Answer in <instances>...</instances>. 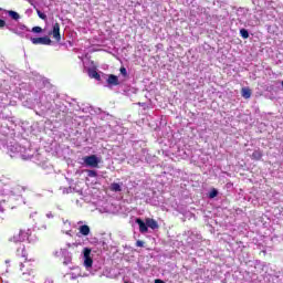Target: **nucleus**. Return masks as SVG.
<instances>
[{"instance_id":"obj_1","label":"nucleus","mask_w":283,"mask_h":283,"mask_svg":"<svg viewBox=\"0 0 283 283\" xmlns=\"http://www.w3.org/2000/svg\"><path fill=\"white\" fill-rule=\"evenodd\" d=\"M23 187L12 184L7 178L0 179V193L2 196H21Z\"/></svg>"},{"instance_id":"obj_2","label":"nucleus","mask_w":283,"mask_h":283,"mask_svg":"<svg viewBox=\"0 0 283 283\" xmlns=\"http://www.w3.org/2000/svg\"><path fill=\"white\" fill-rule=\"evenodd\" d=\"M27 149L19 144H14L9 146L8 154L11 158H23V160H28L32 158L30 154H25Z\"/></svg>"},{"instance_id":"obj_3","label":"nucleus","mask_w":283,"mask_h":283,"mask_svg":"<svg viewBox=\"0 0 283 283\" xmlns=\"http://www.w3.org/2000/svg\"><path fill=\"white\" fill-rule=\"evenodd\" d=\"M7 30H9V32H12L13 34H17V36H20L21 39H30V35L25 33L30 32V29H28V27L22 23H19L15 28L7 25Z\"/></svg>"},{"instance_id":"obj_4","label":"nucleus","mask_w":283,"mask_h":283,"mask_svg":"<svg viewBox=\"0 0 283 283\" xmlns=\"http://www.w3.org/2000/svg\"><path fill=\"white\" fill-rule=\"evenodd\" d=\"M82 160L85 167H91L92 169H98V165H101V157L96 155L85 156Z\"/></svg>"},{"instance_id":"obj_5","label":"nucleus","mask_w":283,"mask_h":283,"mask_svg":"<svg viewBox=\"0 0 283 283\" xmlns=\"http://www.w3.org/2000/svg\"><path fill=\"white\" fill-rule=\"evenodd\" d=\"M55 258H63V264L67 266L72 262V254L67 251V248H63L53 252Z\"/></svg>"},{"instance_id":"obj_6","label":"nucleus","mask_w":283,"mask_h":283,"mask_svg":"<svg viewBox=\"0 0 283 283\" xmlns=\"http://www.w3.org/2000/svg\"><path fill=\"white\" fill-rule=\"evenodd\" d=\"M83 255H84V266L87 271H90V269H92V264H94L92 256H90L92 255V249L84 248Z\"/></svg>"},{"instance_id":"obj_7","label":"nucleus","mask_w":283,"mask_h":283,"mask_svg":"<svg viewBox=\"0 0 283 283\" xmlns=\"http://www.w3.org/2000/svg\"><path fill=\"white\" fill-rule=\"evenodd\" d=\"M30 41L33 45H52V40L49 36L30 38Z\"/></svg>"},{"instance_id":"obj_8","label":"nucleus","mask_w":283,"mask_h":283,"mask_svg":"<svg viewBox=\"0 0 283 283\" xmlns=\"http://www.w3.org/2000/svg\"><path fill=\"white\" fill-rule=\"evenodd\" d=\"M25 266H28V262L24 261V263H20V271H22V280L28 281L31 277H34V272L32 270L24 271L23 269H25Z\"/></svg>"},{"instance_id":"obj_9","label":"nucleus","mask_w":283,"mask_h":283,"mask_svg":"<svg viewBox=\"0 0 283 283\" xmlns=\"http://www.w3.org/2000/svg\"><path fill=\"white\" fill-rule=\"evenodd\" d=\"M51 34H53V39H55V41H61V24H59V22L53 23Z\"/></svg>"},{"instance_id":"obj_10","label":"nucleus","mask_w":283,"mask_h":283,"mask_svg":"<svg viewBox=\"0 0 283 283\" xmlns=\"http://www.w3.org/2000/svg\"><path fill=\"white\" fill-rule=\"evenodd\" d=\"M136 224H138L139 231L142 233H147V231H149V226H147V221H143L142 219H136Z\"/></svg>"},{"instance_id":"obj_11","label":"nucleus","mask_w":283,"mask_h":283,"mask_svg":"<svg viewBox=\"0 0 283 283\" xmlns=\"http://www.w3.org/2000/svg\"><path fill=\"white\" fill-rule=\"evenodd\" d=\"M88 76L90 78H95V81H101V74L95 67L88 69Z\"/></svg>"},{"instance_id":"obj_12","label":"nucleus","mask_w":283,"mask_h":283,"mask_svg":"<svg viewBox=\"0 0 283 283\" xmlns=\"http://www.w3.org/2000/svg\"><path fill=\"white\" fill-rule=\"evenodd\" d=\"M146 224H147V227H148L149 229H153V231L156 230V229H158V221L155 220V219L147 218V219H146Z\"/></svg>"},{"instance_id":"obj_13","label":"nucleus","mask_w":283,"mask_h":283,"mask_svg":"<svg viewBox=\"0 0 283 283\" xmlns=\"http://www.w3.org/2000/svg\"><path fill=\"white\" fill-rule=\"evenodd\" d=\"M81 235L87 237L91 233L90 226L84 224L78 228Z\"/></svg>"},{"instance_id":"obj_14","label":"nucleus","mask_w":283,"mask_h":283,"mask_svg":"<svg viewBox=\"0 0 283 283\" xmlns=\"http://www.w3.org/2000/svg\"><path fill=\"white\" fill-rule=\"evenodd\" d=\"M19 233H20L22 242H25V240H30V233H31L30 229H28L27 231L20 230Z\"/></svg>"},{"instance_id":"obj_15","label":"nucleus","mask_w":283,"mask_h":283,"mask_svg":"<svg viewBox=\"0 0 283 283\" xmlns=\"http://www.w3.org/2000/svg\"><path fill=\"white\" fill-rule=\"evenodd\" d=\"M108 85H119L118 76L111 74L107 78Z\"/></svg>"},{"instance_id":"obj_16","label":"nucleus","mask_w":283,"mask_h":283,"mask_svg":"<svg viewBox=\"0 0 283 283\" xmlns=\"http://www.w3.org/2000/svg\"><path fill=\"white\" fill-rule=\"evenodd\" d=\"M18 255L24 259L25 262H28V252L25 251V247L18 249Z\"/></svg>"},{"instance_id":"obj_17","label":"nucleus","mask_w":283,"mask_h":283,"mask_svg":"<svg viewBox=\"0 0 283 283\" xmlns=\"http://www.w3.org/2000/svg\"><path fill=\"white\" fill-rule=\"evenodd\" d=\"M7 14H9V17L13 19V21H19V19H21V15L17 13V11L9 10L7 11Z\"/></svg>"},{"instance_id":"obj_18","label":"nucleus","mask_w":283,"mask_h":283,"mask_svg":"<svg viewBox=\"0 0 283 283\" xmlns=\"http://www.w3.org/2000/svg\"><path fill=\"white\" fill-rule=\"evenodd\" d=\"M241 96L243 98H251V90L247 88V87H243L242 91H241Z\"/></svg>"},{"instance_id":"obj_19","label":"nucleus","mask_w":283,"mask_h":283,"mask_svg":"<svg viewBox=\"0 0 283 283\" xmlns=\"http://www.w3.org/2000/svg\"><path fill=\"white\" fill-rule=\"evenodd\" d=\"M111 191H115V192L123 191V187L120 186V184L114 182L111 185Z\"/></svg>"},{"instance_id":"obj_20","label":"nucleus","mask_w":283,"mask_h":283,"mask_svg":"<svg viewBox=\"0 0 283 283\" xmlns=\"http://www.w3.org/2000/svg\"><path fill=\"white\" fill-rule=\"evenodd\" d=\"M252 158L254 160H260L262 158V151L261 150H254L252 154Z\"/></svg>"},{"instance_id":"obj_21","label":"nucleus","mask_w":283,"mask_h":283,"mask_svg":"<svg viewBox=\"0 0 283 283\" xmlns=\"http://www.w3.org/2000/svg\"><path fill=\"white\" fill-rule=\"evenodd\" d=\"M10 242H23L22 239H21V234L20 232H18L17 234H14L11 239H10Z\"/></svg>"},{"instance_id":"obj_22","label":"nucleus","mask_w":283,"mask_h":283,"mask_svg":"<svg viewBox=\"0 0 283 283\" xmlns=\"http://www.w3.org/2000/svg\"><path fill=\"white\" fill-rule=\"evenodd\" d=\"M240 35L242 36V39H249V31L247 29H241Z\"/></svg>"},{"instance_id":"obj_23","label":"nucleus","mask_w":283,"mask_h":283,"mask_svg":"<svg viewBox=\"0 0 283 283\" xmlns=\"http://www.w3.org/2000/svg\"><path fill=\"white\" fill-rule=\"evenodd\" d=\"M88 178H96L98 172L96 170H86Z\"/></svg>"},{"instance_id":"obj_24","label":"nucleus","mask_w":283,"mask_h":283,"mask_svg":"<svg viewBox=\"0 0 283 283\" xmlns=\"http://www.w3.org/2000/svg\"><path fill=\"white\" fill-rule=\"evenodd\" d=\"M31 32H33L34 34H41V32H43V29L41 27H33L31 29Z\"/></svg>"},{"instance_id":"obj_25","label":"nucleus","mask_w":283,"mask_h":283,"mask_svg":"<svg viewBox=\"0 0 283 283\" xmlns=\"http://www.w3.org/2000/svg\"><path fill=\"white\" fill-rule=\"evenodd\" d=\"M36 12H38V17L42 19V21H45L48 19V15L41 12V10L36 9Z\"/></svg>"},{"instance_id":"obj_26","label":"nucleus","mask_w":283,"mask_h":283,"mask_svg":"<svg viewBox=\"0 0 283 283\" xmlns=\"http://www.w3.org/2000/svg\"><path fill=\"white\" fill-rule=\"evenodd\" d=\"M218 196V189L213 188L210 192H209V198L213 199L217 198Z\"/></svg>"},{"instance_id":"obj_27","label":"nucleus","mask_w":283,"mask_h":283,"mask_svg":"<svg viewBox=\"0 0 283 283\" xmlns=\"http://www.w3.org/2000/svg\"><path fill=\"white\" fill-rule=\"evenodd\" d=\"M71 280H76L77 277H81V272L75 273H71Z\"/></svg>"},{"instance_id":"obj_28","label":"nucleus","mask_w":283,"mask_h":283,"mask_svg":"<svg viewBox=\"0 0 283 283\" xmlns=\"http://www.w3.org/2000/svg\"><path fill=\"white\" fill-rule=\"evenodd\" d=\"M119 72H120L122 76H127V69L120 67Z\"/></svg>"},{"instance_id":"obj_29","label":"nucleus","mask_w":283,"mask_h":283,"mask_svg":"<svg viewBox=\"0 0 283 283\" xmlns=\"http://www.w3.org/2000/svg\"><path fill=\"white\" fill-rule=\"evenodd\" d=\"M136 247H145V242L138 240V241L136 242Z\"/></svg>"},{"instance_id":"obj_30","label":"nucleus","mask_w":283,"mask_h":283,"mask_svg":"<svg viewBox=\"0 0 283 283\" xmlns=\"http://www.w3.org/2000/svg\"><path fill=\"white\" fill-rule=\"evenodd\" d=\"M0 28H6V20L0 19Z\"/></svg>"},{"instance_id":"obj_31","label":"nucleus","mask_w":283,"mask_h":283,"mask_svg":"<svg viewBox=\"0 0 283 283\" xmlns=\"http://www.w3.org/2000/svg\"><path fill=\"white\" fill-rule=\"evenodd\" d=\"M46 218H54V214H52V212H48Z\"/></svg>"},{"instance_id":"obj_32","label":"nucleus","mask_w":283,"mask_h":283,"mask_svg":"<svg viewBox=\"0 0 283 283\" xmlns=\"http://www.w3.org/2000/svg\"><path fill=\"white\" fill-rule=\"evenodd\" d=\"M44 283H54V281L52 279H46Z\"/></svg>"},{"instance_id":"obj_33","label":"nucleus","mask_w":283,"mask_h":283,"mask_svg":"<svg viewBox=\"0 0 283 283\" xmlns=\"http://www.w3.org/2000/svg\"><path fill=\"white\" fill-rule=\"evenodd\" d=\"M0 213H3V206L0 203Z\"/></svg>"},{"instance_id":"obj_34","label":"nucleus","mask_w":283,"mask_h":283,"mask_svg":"<svg viewBox=\"0 0 283 283\" xmlns=\"http://www.w3.org/2000/svg\"><path fill=\"white\" fill-rule=\"evenodd\" d=\"M67 249L72 247V243H66Z\"/></svg>"},{"instance_id":"obj_35","label":"nucleus","mask_w":283,"mask_h":283,"mask_svg":"<svg viewBox=\"0 0 283 283\" xmlns=\"http://www.w3.org/2000/svg\"><path fill=\"white\" fill-rule=\"evenodd\" d=\"M40 103H43V95L40 97Z\"/></svg>"},{"instance_id":"obj_36","label":"nucleus","mask_w":283,"mask_h":283,"mask_svg":"<svg viewBox=\"0 0 283 283\" xmlns=\"http://www.w3.org/2000/svg\"><path fill=\"white\" fill-rule=\"evenodd\" d=\"M3 9L0 8V12L2 11Z\"/></svg>"}]
</instances>
